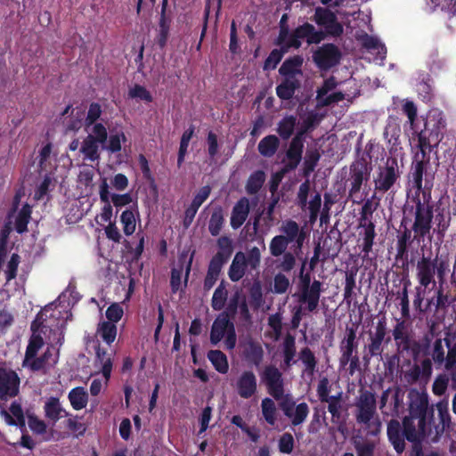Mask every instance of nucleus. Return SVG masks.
I'll use <instances>...</instances> for the list:
<instances>
[{
	"label": "nucleus",
	"mask_w": 456,
	"mask_h": 456,
	"mask_svg": "<svg viewBox=\"0 0 456 456\" xmlns=\"http://www.w3.org/2000/svg\"><path fill=\"white\" fill-rule=\"evenodd\" d=\"M279 147V139L275 135H267L258 143V151L264 157H272L277 151Z\"/></svg>",
	"instance_id": "36"
},
{
	"label": "nucleus",
	"mask_w": 456,
	"mask_h": 456,
	"mask_svg": "<svg viewBox=\"0 0 456 456\" xmlns=\"http://www.w3.org/2000/svg\"><path fill=\"white\" fill-rule=\"evenodd\" d=\"M129 98H138L146 102H151L153 101L151 94L142 86L135 85L128 92Z\"/></svg>",
	"instance_id": "55"
},
{
	"label": "nucleus",
	"mask_w": 456,
	"mask_h": 456,
	"mask_svg": "<svg viewBox=\"0 0 456 456\" xmlns=\"http://www.w3.org/2000/svg\"><path fill=\"white\" fill-rule=\"evenodd\" d=\"M53 355L52 349L50 347H47V349L45 351V353L40 355L39 357H35L34 359H31L27 366L32 370V371H38L45 368V363L48 362L50 357Z\"/></svg>",
	"instance_id": "51"
},
{
	"label": "nucleus",
	"mask_w": 456,
	"mask_h": 456,
	"mask_svg": "<svg viewBox=\"0 0 456 456\" xmlns=\"http://www.w3.org/2000/svg\"><path fill=\"white\" fill-rule=\"evenodd\" d=\"M242 297L240 291L234 292L232 297H230V300L228 302V305L224 312H222V314H225V316L233 319L238 312V309L240 308V305L242 301Z\"/></svg>",
	"instance_id": "50"
},
{
	"label": "nucleus",
	"mask_w": 456,
	"mask_h": 456,
	"mask_svg": "<svg viewBox=\"0 0 456 456\" xmlns=\"http://www.w3.org/2000/svg\"><path fill=\"white\" fill-rule=\"evenodd\" d=\"M386 336V327L383 322H379L374 336L370 339L369 351L371 355L379 354L381 353V344Z\"/></svg>",
	"instance_id": "39"
},
{
	"label": "nucleus",
	"mask_w": 456,
	"mask_h": 456,
	"mask_svg": "<svg viewBox=\"0 0 456 456\" xmlns=\"http://www.w3.org/2000/svg\"><path fill=\"white\" fill-rule=\"evenodd\" d=\"M367 179L366 167L362 164H355L352 167V175L350 178L351 188L349 190L350 196L357 194L362 187L364 180Z\"/></svg>",
	"instance_id": "29"
},
{
	"label": "nucleus",
	"mask_w": 456,
	"mask_h": 456,
	"mask_svg": "<svg viewBox=\"0 0 456 456\" xmlns=\"http://www.w3.org/2000/svg\"><path fill=\"white\" fill-rule=\"evenodd\" d=\"M271 254L279 256L285 252V235L275 236L270 243Z\"/></svg>",
	"instance_id": "59"
},
{
	"label": "nucleus",
	"mask_w": 456,
	"mask_h": 456,
	"mask_svg": "<svg viewBox=\"0 0 456 456\" xmlns=\"http://www.w3.org/2000/svg\"><path fill=\"white\" fill-rule=\"evenodd\" d=\"M222 268L223 267L209 262L207 275L203 283V289L205 291H209L214 287L218 280Z\"/></svg>",
	"instance_id": "45"
},
{
	"label": "nucleus",
	"mask_w": 456,
	"mask_h": 456,
	"mask_svg": "<svg viewBox=\"0 0 456 456\" xmlns=\"http://www.w3.org/2000/svg\"><path fill=\"white\" fill-rule=\"evenodd\" d=\"M123 309L122 307L114 303V304H111L106 310V317L107 319L109 320L108 322H110L114 324H116V322H118L123 316Z\"/></svg>",
	"instance_id": "63"
},
{
	"label": "nucleus",
	"mask_w": 456,
	"mask_h": 456,
	"mask_svg": "<svg viewBox=\"0 0 456 456\" xmlns=\"http://www.w3.org/2000/svg\"><path fill=\"white\" fill-rule=\"evenodd\" d=\"M403 110L408 118L405 124V134L411 143L417 147L422 155L429 146L430 137L436 141L439 140L441 130L444 127L445 122L439 111L429 112L425 118L417 117V108L412 102L407 101L403 106Z\"/></svg>",
	"instance_id": "2"
},
{
	"label": "nucleus",
	"mask_w": 456,
	"mask_h": 456,
	"mask_svg": "<svg viewBox=\"0 0 456 456\" xmlns=\"http://www.w3.org/2000/svg\"><path fill=\"white\" fill-rule=\"evenodd\" d=\"M45 417L56 423L62 417L69 416V413L62 408L60 399L55 396H51L47 399L44 405Z\"/></svg>",
	"instance_id": "24"
},
{
	"label": "nucleus",
	"mask_w": 456,
	"mask_h": 456,
	"mask_svg": "<svg viewBox=\"0 0 456 456\" xmlns=\"http://www.w3.org/2000/svg\"><path fill=\"white\" fill-rule=\"evenodd\" d=\"M68 398L72 408L76 411L86 408L88 403V394L83 387L72 388L68 395Z\"/></svg>",
	"instance_id": "32"
},
{
	"label": "nucleus",
	"mask_w": 456,
	"mask_h": 456,
	"mask_svg": "<svg viewBox=\"0 0 456 456\" xmlns=\"http://www.w3.org/2000/svg\"><path fill=\"white\" fill-rule=\"evenodd\" d=\"M337 86L333 77L324 81L322 86L317 92L318 104L322 106L338 102L344 99V94L339 92H331Z\"/></svg>",
	"instance_id": "21"
},
{
	"label": "nucleus",
	"mask_w": 456,
	"mask_h": 456,
	"mask_svg": "<svg viewBox=\"0 0 456 456\" xmlns=\"http://www.w3.org/2000/svg\"><path fill=\"white\" fill-rule=\"evenodd\" d=\"M102 107L98 102H92L89 105L88 111L85 119L86 127H89L91 126H94L97 124V120L100 118L102 115Z\"/></svg>",
	"instance_id": "53"
},
{
	"label": "nucleus",
	"mask_w": 456,
	"mask_h": 456,
	"mask_svg": "<svg viewBox=\"0 0 456 456\" xmlns=\"http://www.w3.org/2000/svg\"><path fill=\"white\" fill-rule=\"evenodd\" d=\"M265 379L270 390V394L276 399H279L283 393L282 386L281 384V373L273 366L265 368Z\"/></svg>",
	"instance_id": "23"
},
{
	"label": "nucleus",
	"mask_w": 456,
	"mask_h": 456,
	"mask_svg": "<svg viewBox=\"0 0 456 456\" xmlns=\"http://www.w3.org/2000/svg\"><path fill=\"white\" fill-rule=\"evenodd\" d=\"M217 252L210 260V263L223 267L228 262L233 253V244L230 237L224 235L217 239Z\"/></svg>",
	"instance_id": "22"
},
{
	"label": "nucleus",
	"mask_w": 456,
	"mask_h": 456,
	"mask_svg": "<svg viewBox=\"0 0 456 456\" xmlns=\"http://www.w3.org/2000/svg\"><path fill=\"white\" fill-rule=\"evenodd\" d=\"M315 122L316 115L314 113L300 117L297 125V135L291 141L289 149L287 150V170L293 169L299 164L304 147V134L314 126Z\"/></svg>",
	"instance_id": "3"
},
{
	"label": "nucleus",
	"mask_w": 456,
	"mask_h": 456,
	"mask_svg": "<svg viewBox=\"0 0 456 456\" xmlns=\"http://www.w3.org/2000/svg\"><path fill=\"white\" fill-rule=\"evenodd\" d=\"M138 161L143 178L147 180L151 185L156 186L155 178L151 171L149 162L146 157L143 154H140L138 157Z\"/></svg>",
	"instance_id": "60"
},
{
	"label": "nucleus",
	"mask_w": 456,
	"mask_h": 456,
	"mask_svg": "<svg viewBox=\"0 0 456 456\" xmlns=\"http://www.w3.org/2000/svg\"><path fill=\"white\" fill-rule=\"evenodd\" d=\"M308 415V406L305 403L297 405L289 404L287 400V417L291 419L293 425L301 424Z\"/></svg>",
	"instance_id": "30"
},
{
	"label": "nucleus",
	"mask_w": 456,
	"mask_h": 456,
	"mask_svg": "<svg viewBox=\"0 0 456 456\" xmlns=\"http://www.w3.org/2000/svg\"><path fill=\"white\" fill-rule=\"evenodd\" d=\"M309 236V231L305 226L299 227L296 222H287V247L298 255L304 241Z\"/></svg>",
	"instance_id": "11"
},
{
	"label": "nucleus",
	"mask_w": 456,
	"mask_h": 456,
	"mask_svg": "<svg viewBox=\"0 0 456 456\" xmlns=\"http://www.w3.org/2000/svg\"><path fill=\"white\" fill-rule=\"evenodd\" d=\"M31 217V208L28 204H25L19 211L15 219V230L18 233H23L28 230V224Z\"/></svg>",
	"instance_id": "44"
},
{
	"label": "nucleus",
	"mask_w": 456,
	"mask_h": 456,
	"mask_svg": "<svg viewBox=\"0 0 456 456\" xmlns=\"http://www.w3.org/2000/svg\"><path fill=\"white\" fill-rule=\"evenodd\" d=\"M399 167L395 159H387L384 167H379L377 177L374 180L375 188L378 191H387L399 177Z\"/></svg>",
	"instance_id": "8"
},
{
	"label": "nucleus",
	"mask_w": 456,
	"mask_h": 456,
	"mask_svg": "<svg viewBox=\"0 0 456 456\" xmlns=\"http://www.w3.org/2000/svg\"><path fill=\"white\" fill-rule=\"evenodd\" d=\"M127 138L124 132H117L111 134L107 139V142L103 144V150H106L110 153L119 152L122 149V142H126Z\"/></svg>",
	"instance_id": "43"
},
{
	"label": "nucleus",
	"mask_w": 456,
	"mask_h": 456,
	"mask_svg": "<svg viewBox=\"0 0 456 456\" xmlns=\"http://www.w3.org/2000/svg\"><path fill=\"white\" fill-rule=\"evenodd\" d=\"M194 134V126L191 125L188 129H186L181 137L180 140V146L178 151V156H177V166L178 167H181L185 155L187 154V150L189 147V143L191 139L192 138Z\"/></svg>",
	"instance_id": "41"
},
{
	"label": "nucleus",
	"mask_w": 456,
	"mask_h": 456,
	"mask_svg": "<svg viewBox=\"0 0 456 456\" xmlns=\"http://www.w3.org/2000/svg\"><path fill=\"white\" fill-rule=\"evenodd\" d=\"M20 261V256L18 254L13 253L11 256V258L7 264V267L5 270V276H6L7 282H9L12 280L16 278Z\"/></svg>",
	"instance_id": "56"
},
{
	"label": "nucleus",
	"mask_w": 456,
	"mask_h": 456,
	"mask_svg": "<svg viewBox=\"0 0 456 456\" xmlns=\"http://www.w3.org/2000/svg\"><path fill=\"white\" fill-rule=\"evenodd\" d=\"M207 144H208V154L211 160L215 159L216 155L218 154V140L217 135L209 131L207 135Z\"/></svg>",
	"instance_id": "58"
},
{
	"label": "nucleus",
	"mask_w": 456,
	"mask_h": 456,
	"mask_svg": "<svg viewBox=\"0 0 456 456\" xmlns=\"http://www.w3.org/2000/svg\"><path fill=\"white\" fill-rule=\"evenodd\" d=\"M436 411L438 412L439 423L434 424L432 422V433L433 443L437 442L439 437L444 434L445 429L449 428L451 423V416L448 409L447 401H440L436 404Z\"/></svg>",
	"instance_id": "20"
},
{
	"label": "nucleus",
	"mask_w": 456,
	"mask_h": 456,
	"mask_svg": "<svg viewBox=\"0 0 456 456\" xmlns=\"http://www.w3.org/2000/svg\"><path fill=\"white\" fill-rule=\"evenodd\" d=\"M431 356L438 367L444 365L445 361V350L441 338H438L434 342Z\"/></svg>",
	"instance_id": "54"
},
{
	"label": "nucleus",
	"mask_w": 456,
	"mask_h": 456,
	"mask_svg": "<svg viewBox=\"0 0 456 456\" xmlns=\"http://www.w3.org/2000/svg\"><path fill=\"white\" fill-rule=\"evenodd\" d=\"M299 359L305 364L306 370H308L309 372L314 371L316 365V360L314 354L311 352L309 348H305L301 351Z\"/></svg>",
	"instance_id": "61"
},
{
	"label": "nucleus",
	"mask_w": 456,
	"mask_h": 456,
	"mask_svg": "<svg viewBox=\"0 0 456 456\" xmlns=\"http://www.w3.org/2000/svg\"><path fill=\"white\" fill-rule=\"evenodd\" d=\"M393 336L399 348L406 350L409 347V338L405 332L404 322H399L393 330Z\"/></svg>",
	"instance_id": "47"
},
{
	"label": "nucleus",
	"mask_w": 456,
	"mask_h": 456,
	"mask_svg": "<svg viewBox=\"0 0 456 456\" xmlns=\"http://www.w3.org/2000/svg\"><path fill=\"white\" fill-rule=\"evenodd\" d=\"M315 22L331 36H339L343 32L342 25L337 20L336 16L330 11L324 8H317L314 14Z\"/></svg>",
	"instance_id": "13"
},
{
	"label": "nucleus",
	"mask_w": 456,
	"mask_h": 456,
	"mask_svg": "<svg viewBox=\"0 0 456 456\" xmlns=\"http://www.w3.org/2000/svg\"><path fill=\"white\" fill-rule=\"evenodd\" d=\"M20 379L18 373L11 368L0 366V409L20 392Z\"/></svg>",
	"instance_id": "7"
},
{
	"label": "nucleus",
	"mask_w": 456,
	"mask_h": 456,
	"mask_svg": "<svg viewBox=\"0 0 456 456\" xmlns=\"http://www.w3.org/2000/svg\"><path fill=\"white\" fill-rule=\"evenodd\" d=\"M261 262V253L257 247L250 248L247 254L239 251L235 254L229 267L228 276L232 281H239L246 273L248 267L256 270Z\"/></svg>",
	"instance_id": "5"
},
{
	"label": "nucleus",
	"mask_w": 456,
	"mask_h": 456,
	"mask_svg": "<svg viewBox=\"0 0 456 456\" xmlns=\"http://www.w3.org/2000/svg\"><path fill=\"white\" fill-rule=\"evenodd\" d=\"M409 401V415L403 419V431L398 420H391L387 425V436L395 450L401 453L405 448L404 438L419 444L433 442V410L428 408V395L426 393L411 392Z\"/></svg>",
	"instance_id": "1"
},
{
	"label": "nucleus",
	"mask_w": 456,
	"mask_h": 456,
	"mask_svg": "<svg viewBox=\"0 0 456 456\" xmlns=\"http://www.w3.org/2000/svg\"><path fill=\"white\" fill-rule=\"evenodd\" d=\"M44 346V339L40 335H33L29 338L28 344L25 352V358L23 366H27L31 359H34L39 349Z\"/></svg>",
	"instance_id": "40"
},
{
	"label": "nucleus",
	"mask_w": 456,
	"mask_h": 456,
	"mask_svg": "<svg viewBox=\"0 0 456 456\" xmlns=\"http://www.w3.org/2000/svg\"><path fill=\"white\" fill-rule=\"evenodd\" d=\"M445 344L448 348L447 354L444 367L446 370H451L452 368L456 366V343L451 346V343L448 339H445Z\"/></svg>",
	"instance_id": "62"
},
{
	"label": "nucleus",
	"mask_w": 456,
	"mask_h": 456,
	"mask_svg": "<svg viewBox=\"0 0 456 456\" xmlns=\"http://www.w3.org/2000/svg\"><path fill=\"white\" fill-rule=\"evenodd\" d=\"M356 420L359 423L368 424L376 411V399L372 393L365 391L361 394L356 403Z\"/></svg>",
	"instance_id": "12"
},
{
	"label": "nucleus",
	"mask_w": 456,
	"mask_h": 456,
	"mask_svg": "<svg viewBox=\"0 0 456 456\" xmlns=\"http://www.w3.org/2000/svg\"><path fill=\"white\" fill-rule=\"evenodd\" d=\"M95 354L96 362H99L101 364L102 373L105 379L108 381L110 378L112 371V356L110 354H108V352L105 349L102 348L100 345H98L96 347Z\"/></svg>",
	"instance_id": "33"
},
{
	"label": "nucleus",
	"mask_w": 456,
	"mask_h": 456,
	"mask_svg": "<svg viewBox=\"0 0 456 456\" xmlns=\"http://www.w3.org/2000/svg\"><path fill=\"white\" fill-rule=\"evenodd\" d=\"M208 358L213 364L216 371L221 374L228 372L229 364L226 355L220 350H209Z\"/></svg>",
	"instance_id": "34"
},
{
	"label": "nucleus",
	"mask_w": 456,
	"mask_h": 456,
	"mask_svg": "<svg viewBox=\"0 0 456 456\" xmlns=\"http://www.w3.org/2000/svg\"><path fill=\"white\" fill-rule=\"evenodd\" d=\"M238 395L243 399L252 397L257 390L256 377L251 370H245L236 381Z\"/></svg>",
	"instance_id": "19"
},
{
	"label": "nucleus",
	"mask_w": 456,
	"mask_h": 456,
	"mask_svg": "<svg viewBox=\"0 0 456 456\" xmlns=\"http://www.w3.org/2000/svg\"><path fill=\"white\" fill-rule=\"evenodd\" d=\"M303 61V58L299 55L287 59V99L300 86L304 80L301 70Z\"/></svg>",
	"instance_id": "10"
},
{
	"label": "nucleus",
	"mask_w": 456,
	"mask_h": 456,
	"mask_svg": "<svg viewBox=\"0 0 456 456\" xmlns=\"http://www.w3.org/2000/svg\"><path fill=\"white\" fill-rule=\"evenodd\" d=\"M120 222L123 224V231L126 235L129 236L134 232L136 224L135 217L132 210H124L120 216Z\"/></svg>",
	"instance_id": "48"
},
{
	"label": "nucleus",
	"mask_w": 456,
	"mask_h": 456,
	"mask_svg": "<svg viewBox=\"0 0 456 456\" xmlns=\"http://www.w3.org/2000/svg\"><path fill=\"white\" fill-rule=\"evenodd\" d=\"M224 224V209L221 206H216L211 213L208 222V232L212 236H217Z\"/></svg>",
	"instance_id": "31"
},
{
	"label": "nucleus",
	"mask_w": 456,
	"mask_h": 456,
	"mask_svg": "<svg viewBox=\"0 0 456 456\" xmlns=\"http://www.w3.org/2000/svg\"><path fill=\"white\" fill-rule=\"evenodd\" d=\"M0 415L4 418L8 426L18 427L22 433H26V419L21 407V403L18 401H13L7 411L4 407L0 409Z\"/></svg>",
	"instance_id": "15"
},
{
	"label": "nucleus",
	"mask_w": 456,
	"mask_h": 456,
	"mask_svg": "<svg viewBox=\"0 0 456 456\" xmlns=\"http://www.w3.org/2000/svg\"><path fill=\"white\" fill-rule=\"evenodd\" d=\"M279 28L280 31L277 45L280 46V49H273L270 53L264 64L265 69H275L281 60L283 53H285V13H283L280 19Z\"/></svg>",
	"instance_id": "17"
},
{
	"label": "nucleus",
	"mask_w": 456,
	"mask_h": 456,
	"mask_svg": "<svg viewBox=\"0 0 456 456\" xmlns=\"http://www.w3.org/2000/svg\"><path fill=\"white\" fill-rule=\"evenodd\" d=\"M228 291L225 288L224 281H222L218 287L215 289L212 299L211 306L215 311L222 310L227 301Z\"/></svg>",
	"instance_id": "42"
},
{
	"label": "nucleus",
	"mask_w": 456,
	"mask_h": 456,
	"mask_svg": "<svg viewBox=\"0 0 456 456\" xmlns=\"http://www.w3.org/2000/svg\"><path fill=\"white\" fill-rule=\"evenodd\" d=\"M96 332L106 344L110 345L117 337V326L110 322L104 321L98 324Z\"/></svg>",
	"instance_id": "38"
},
{
	"label": "nucleus",
	"mask_w": 456,
	"mask_h": 456,
	"mask_svg": "<svg viewBox=\"0 0 456 456\" xmlns=\"http://www.w3.org/2000/svg\"><path fill=\"white\" fill-rule=\"evenodd\" d=\"M321 286L322 283L319 281H314L303 291L302 301L307 305V310L309 312H313L318 306L321 295Z\"/></svg>",
	"instance_id": "28"
},
{
	"label": "nucleus",
	"mask_w": 456,
	"mask_h": 456,
	"mask_svg": "<svg viewBox=\"0 0 456 456\" xmlns=\"http://www.w3.org/2000/svg\"><path fill=\"white\" fill-rule=\"evenodd\" d=\"M433 372L430 359H424L419 364H414L403 374L404 379L409 384H414L417 381L427 383Z\"/></svg>",
	"instance_id": "16"
},
{
	"label": "nucleus",
	"mask_w": 456,
	"mask_h": 456,
	"mask_svg": "<svg viewBox=\"0 0 456 456\" xmlns=\"http://www.w3.org/2000/svg\"><path fill=\"white\" fill-rule=\"evenodd\" d=\"M314 60L319 68L327 69L338 62L339 53L333 45H325L314 53Z\"/></svg>",
	"instance_id": "18"
},
{
	"label": "nucleus",
	"mask_w": 456,
	"mask_h": 456,
	"mask_svg": "<svg viewBox=\"0 0 456 456\" xmlns=\"http://www.w3.org/2000/svg\"><path fill=\"white\" fill-rule=\"evenodd\" d=\"M323 38V32L317 31L313 25L305 23L297 28L292 36L289 37H287V48L299 47L301 45V40H305L307 45H311L318 44Z\"/></svg>",
	"instance_id": "9"
},
{
	"label": "nucleus",
	"mask_w": 456,
	"mask_h": 456,
	"mask_svg": "<svg viewBox=\"0 0 456 456\" xmlns=\"http://www.w3.org/2000/svg\"><path fill=\"white\" fill-rule=\"evenodd\" d=\"M230 319L231 318L222 314L216 318L210 331V342L212 345L219 343L230 329L231 324H233Z\"/></svg>",
	"instance_id": "25"
},
{
	"label": "nucleus",
	"mask_w": 456,
	"mask_h": 456,
	"mask_svg": "<svg viewBox=\"0 0 456 456\" xmlns=\"http://www.w3.org/2000/svg\"><path fill=\"white\" fill-rule=\"evenodd\" d=\"M108 131L102 123L94 124L92 127V133L88 134L81 142L79 149L84 160L92 162L100 159V148L103 150V144L107 142Z\"/></svg>",
	"instance_id": "4"
},
{
	"label": "nucleus",
	"mask_w": 456,
	"mask_h": 456,
	"mask_svg": "<svg viewBox=\"0 0 456 456\" xmlns=\"http://www.w3.org/2000/svg\"><path fill=\"white\" fill-rule=\"evenodd\" d=\"M436 263L430 258L423 257L417 264V279L419 286L416 287V298L414 303L420 305L424 299L427 288L435 281Z\"/></svg>",
	"instance_id": "6"
},
{
	"label": "nucleus",
	"mask_w": 456,
	"mask_h": 456,
	"mask_svg": "<svg viewBox=\"0 0 456 456\" xmlns=\"http://www.w3.org/2000/svg\"><path fill=\"white\" fill-rule=\"evenodd\" d=\"M28 425L30 430L37 435H44L46 433L47 426L46 423L38 419L34 413L27 414Z\"/></svg>",
	"instance_id": "52"
},
{
	"label": "nucleus",
	"mask_w": 456,
	"mask_h": 456,
	"mask_svg": "<svg viewBox=\"0 0 456 456\" xmlns=\"http://www.w3.org/2000/svg\"><path fill=\"white\" fill-rule=\"evenodd\" d=\"M265 181V174L263 170H256L253 172L246 183V191L249 195L256 194L262 188Z\"/></svg>",
	"instance_id": "37"
},
{
	"label": "nucleus",
	"mask_w": 456,
	"mask_h": 456,
	"mask_svg": "<svg viewBox=\"0 0 456 456\" xmlns=\"http://www.w3.org/2000/svg\"><path fill=\"white\" fill-rule=\"evenodd\" d=\"M211 193V187L209 185L202 186L193 197L191 203L198 208L208 200Z\"/></svg>",
	"instance_id": "64"
},
{
	"label": "nucleus",
	"mask_w": 456,
	"mask_h": 456,
	"mask_svg": "<svg viewBox=\"0 0 456 456\" xmlns=\"http://www.w3.org/2000/svg\"><path fill=\"white\" fill-rule=\"evenodd\" d=\"M449 379L445 374L438 375L432 386V391L436 395H443L448 387Z\"/></svg>",
	"instance_id": "57"
},
{
	"label": "nucleus",
	"mask_w": 456,
	"mask_h": 456,
	"mask_svg": "<svg viewBox=\"0 0 456 456\" xmlns=\"http://www.w3.org/2000/svg\"><path fill=\"white\" fill-rule=\"evenodd\" d=\"M249 303L254 309H258L264 304L262 285L258 281H254L249 289Z\"/></svg>",
	"instance_id": "46"
},
{
	"label": "nucleus",
	"mask_w": 456,
	"mask_h": 456,
	"mask_svg": "<svg viewBox=\"0 0 456 456\" xmlns=\"http://www.w3.org/2000/svg\"><path fill=\"white\" fill-rule=\"evenodd\" d=\"M262 413L266 420V422L270 425H274L276 420V407L274 402L270 398H265L262 401Z\"/></svg>",
	"instance_id": "49"
},
{
	"label": "nucleus",
	"mask_w": 456,
	"mask_h": 456,
	"mask_svg": "<svg viewBox=\"0 0 456 456\" xmlns=\"http://www.w3.org/2000/svg\"><path fill=\"white\" fill-rule=\"evenodd\" d=\"M433 214L429 207L419 202L416 208L413 231L421 238L429 233Z\"/></svg>",
	"instance_id": "14"
},
{
	"label": "nucleus",
	"mask_w": 456,
	"mask_h": 456,
	"mask_svg": "<svg viewBox=\"0 0 456 456\" xmlns=\"http://www.w3.org/2000/svg\"><path fill=\"white\" fill-rule=\"evenodd\" d=\"M249 213V203L247 198H241L234 205L231 216V226L233 229L240 228L246 221Z\"/></svg>",
	"instance_id": "26"
},
{
	"label": "nucleus",
	"mask_w": 456,
	"mask_h": 456,
	"mask_svg": "<svg viewBox=\"0 0 456 456\" xmlns=\"http://www.w3.org/2000/svg\"><path fill=\"white\" fill-rule=\"evenodd\" d=\"M362 45L372 54H377L376 60H379L381 62L386 58L387 48L385 45L377 37L369 36L367 34L361 37Z\"/></svg>",
	"instance_id": "27"
},
{
	"label": "nucleus",
	"mask_w": 456,
	"mask_h": 456,
	"mask_svg": "<svg viewBox=\"0 0 456 456\" xmlns=\"http://www.w3.org/2000/svg\"><path fill=\"white\" fill-rule=\"evenodd\" d=\"M263 354L264 351L262 346L254 341L248 342L244 349L245 359L256 366H258L261 363Z\"/></svg>",
	"instance_id": "35"
}]
</instances>
